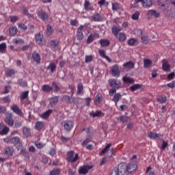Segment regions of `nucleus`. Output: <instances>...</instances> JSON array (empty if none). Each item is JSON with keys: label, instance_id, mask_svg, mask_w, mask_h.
Segmentation results:
<instances>
[{"label": "nucleus", "instance_id": "nucleus-52", "mask_svg": "<svg viewBox=\"0 0 175 175\" xmlns=\"http://www.w3.org/2000/svg\"><path fill=\"white\" fill-rule=\"evenodd\" d=\"M92 59H94V55H86L85 59V62L86 64H89V62H92Z\"/></svg>", "mask_w": 175, "mask_h": 175}, {"label": "nucleus", "instance_id": "nucleus-2", "mask_svg": "<svg viewBox=\"0 0 175 175\" xmlns=\"http://www.w3.org/2000/svg\"><path fill=\"white\" fill-rule=\"evenodd\" d=\"M62 100L64 103H68V105H76V103H79V99L77 98L69 95H63Z\"/></svg>", "mask_w": 175, "mask_h": 175}, {"label": "nucleus", "instance_id": "nucleus-47", "mask_svg": "<svg viewBox=\"0 0 175 175\" xmlns=\"http://www.w3.org/2000/svg\"><path fill=\"white\" fill-rule=\"evenodd\" d=\"M142 87V85L140 84H134L132 86L130 87L131 91H136L137 90H140V88Z\"/></svg>", "mask_w": 175, "mask_h": 175}, {"label": "nucleus", "instance_id": "nucleus-62", "mask_svg": "<svg viewBox=\"0 0 175 175\" xmlns=\"http://www.w3.org/2000/svg\"><path fill=\"white\" fill-rule=\"evenodd\" d=\"M90 142H91V138H90V137L87 138L85 140H84L82 142V144H81L82 147L87 146V144H88V143H90Z\"/></svg>", "mask_w": 175, "mask_h": 175}, {"label": "nucleus", "instance_id": "nucleus-46", "mask_svg": "<svg viewBox=\"0 0 175 175\" xmlns=\"http://www.w3.org/2000/svg\"><path fill=\"white\" fill-rule=\"evenodd\" d=\"M111 147V144H107L106 146L100 152V155H103V154H106V152L107 151V150H109V148H110Z\"/></svg>", "mask_w": 175, "mask_h": 175}, {"label": "nucleus", "instance_id": "nucleus-38", "mask_svg": "<svg viewBox=\"0 0 175 175\" xmlns=\"http://www.w3.org/2000/svg\"><path fill=\"white\" fill-rule=\"evenodd\" d=\"M142 43L143 44H148L150 42V38H148V36H142L141 38Z\"/></svg>", "mask_w": 175, "mask_h": 175}, {"label": "nucleus", "instance_id": "nucleus-29", "mask_svg": "<svg viewBox=\"0 0 175 175\" xmlns=\"http://www.w3.org/2000/svg\"><path fill=\"white\" fill-rule=\"evenodd\" d=\"M122 80L123 83H125L126 84H133L135 83V79L127 77H124Z\"/></svg>", "mask_w": 175, "mask_h": 175}, {"label": "nucleus", "instance_id": "nucleus-49", "mask_svg": "<svg viewBox=\"0 0 175 175\" xmlns=\"http://www.w3.org/2000/svg\"><path fill=\"white\" fill-rule=\"evenodd\" d=\"M61 173V170H59V168L57 169H53L50 172L49 175H59V174Z\"/></svg>", "mask_w": 175, "mask_h": 175}, {"label": "nucleus", "instance_id": "nucleus-5", "mask_svg": "<svg viewBox=\"0 0 175 175\" xmlns=\"http://www.w3.org/2000/svg\"><path fill=\"white\" fill-rule=\"evenodd\" d=\"M109 84L110 87L115 88V90H120L121 88V82L116 79H109Z\"/></svg>", "mask_w": 175, "mask_h": 175}, {"label": "nucleus", "instance_id": "nucleus-28", "mask_svg": "<svg viewBox=\"0 0 175 175\" xmlns=\"http://www.w3.org/2000/svg\"><path fill=\"white\" fill-rule=\"evenodd\" d=\"M23 133L25 137H29L31 136V129L28 127H23Z\"/></svg>", "mask_w": 175, "mask_h": 175}, {"label": "nucleus", "instance_id": "nucleus-60", "mask_svg": "<svg viewBox=\"0 0 175 175\" xmlns=\"http://www.w3.org/2000/svg\"><path fill=\"white\" fill-rule=\"evenodd\" d=\"M14 75V70L13 69H9L6 72V75L8 76L9 77L13 76Z\"/></svg>", "mask_w": 175, "mask_h": 175}, {"label": "nucleus", "instance_id": "nucleus-3", "mask_svg": "<svg viewBox=\"0 0 175 175\" xmlns=\"http://www.w3.org/2000/svg\"><path fill=\"white\" fill-rule=\"evenodd\" d=\"M109 73H111L113 77L118 79V77L121 76V70H120V66L118 64H114L112 66L109 70Z\"/></svg>", "mask_w": 175, "mask_h": 175}, {"label": "nucleus", "instance_id": "nucleus-32", "mask_svg": "<svg viewBox=\"0 0 175 175\" xmlns=\"http://www.w3.org/2000/svg\"><path fill=\"white\" fill-rule=\"evenodd\" d=\"M152 65V61L150 59H144V67L146 69L150 68V66Z\"/></svg>", "mask_w": 175, "mask_h": 175}, {"label": "nucleus", "instance_id": "nucleus-54", "mask_svg": "<svg viewBox=\"0 0 175 175\" xmlns=\"http://www.w3.org/2000/svg\"><path fill=\"white\" fill-rule=\"evenodd\" d=\"M53 33V27H51L50 25H47L46 29V36H50Z\"/></svg>", "mask_w": 175, "mask_h": 175}, {"label": "nucleus", "instance_id": "nucleus-14", "mask_svg": "<svg viewBox=\"0 0 175 175\" xmlns=\"http://www.w3.org/2000/svg\"><path fill=\"white\" fill-rule=\"evenodd\" d=\"M11 110L15 113V114H17L19 116V117H23L24 116V113H23V111L20 109V107H18V105H14L11 107Z\"/></svg>", "mask_w": 175, "mask_h": 175}, {"label": "nucleus", "instance_id": "nucleus-24", "mask_svg": "<svg viewBox=\"0 0 175 175\" xmlns=\"http://www.w3.org/2000/svg\"><path fill=\"white\" fill-rule=\"evenodd\" d=\"M46 69L51 70V73H54L57 70V64L55 63H51L47 67Z\"/></svg>", "mask_w": 175, "mask_h": 175}, {"label": "nucleus", "instance_id": "nucleus-56", "mask_svg": "<svg viewBox=\"0 0 175 175\" xmlns=\"http://www.w3.org/2000/svg\"><path fill=\"white\" fill-rule=\"evenodd\" d=\"M18 28H19V29H22L23 31H27L28 29V27L24 23L18 24Z\"/></svg>", "mask_w": 175, "mask_h": 175}, {"label": "nucleus", "instance_id": "nucleus-25", "mask_svg": "<svg viewBox=\"0 0 175 175\" xmlns=\"http://www.w3.org/2000/svg\"><path fill=\"white\" fill-rule=\"evenodd\" d=\"M159 136H161V134L152 131L148 133V137H149V139H158Z\"/></svg>", "mask_w": 175, "mask_h": 175}, {"label": "nucleus", "instance_id": "nucleus-27", "mask_svg": "<svg viewBox=\"0 0 175 175\" xmlns=\"http://www.w3.org/2000/svg\"><path fill=\"white\" fill-rule=\"evenodd\" d=\"M98 54L103 58H105V59H107V61H108V62H111V59H110V57H109L108 56L106 55V53H105L104 50H99Z\"/></svg>", "mask_w": 175, "mask_h": 175}, {"label": "nucleus", "instance_id": "nucleus-16", "mask_svg": "<svg viewBox=\"0 0 175 175\" xmlns=\"http://www.w3.org/2000/svg\"><path fill=\"white\" fill-rule=\"evenodd\" d=\"M90 169V166H88V165L80 167V168L79 170V174L85 175L88 173Z\"/></svg>", "mask_w": 175, "mask_h": 175}, {"label": "nucleus", "instance_id": "nucleus-57", "mask_svg": "<svg viewBox=\"0 0 175 175\" xmlns=\"http://www.w3.org/2000/svg\"><path fill=\"white\" fill-rule=\"evenodd\" d=\"M84 86H83V83H79L77 86V94H81Z\"/></svg>", "mask_w": 175, "mask_h": 175}, {"label": "nucleus", "instance_id": "nucleus-59", "mask_svg": "<svg viewBox=\"0 0 175 175\" xmlns=\"http://www.w3.org/2000/svg\"><path fill=\"white\" fill-rule=\"evenodd\" d=\"M10 18L11 23H16L19 20L18 16H10Z\"/></svg>", "mask_w": 175, "mask_h": 175}, {"label": "nucleus", "instance_id": "nucleus-39", "mask_svg": "<svg viewBox=\"0 0 175 175\" xmlns=\"http://www.w3.org/2000/svg\"><path fill=\"white\" fill-rule=\"evenodd\" d=\"M43 92H51V91H53V88H51L49 85H44L42 88Z\"/></svg>", "mask_w": 175, "mask_h": 175}, {"label": "nucleus", "instance_id": "nucleus-6", "mask_svg": "<svg viewBox=\"0 0 175 175\" xmlns=\"http://www.w3.org/2000/svg\"><path fill=\"white\" fill-rule=\"evenodd\" d=\"M35 40L37 44H40V46H44L46 44V40L42 34L40 33L35 35Z\"/></svg>", "mask_w": 175, "mask_h": 175}, {"label": "nucleus", "instance_id": "nucleus-48", "mask_svg": "<svg viewBox=\"0 0 175 175\" xmlns=\"http://www.w3.org/2000/svg\"><path fill=\"white\" fill-rule=\"evenodd\" d=\"M95 39V36L94 34H90L87 39V44H90L94 42Z\"/></svg>", "mask_w": 175, "mask_h": 175}, {"label": "nucleus", "instance_id": "nucleus-12", "mask_svg": "<svg viewBox=\"0 0 175 175\" xmlns=\"http://www.w3.org/2000/svg\"><path fill=\"white\" fill-rule=\"evenodd\" d=\"M84 25H81L77 30V40H83L84 39V34L83 33Z\"/></svg>", "mask_w": 175, "mask_h": 175}, {"label": "nucleus", "instance_id": "nucleus-43", "mask_svg": "<svg viewBox=\"0 0 175 175\" xmlns=\"http://www.w3.org/2000/svg\"><path fill=\"white\" fill-rule=\"evenodd\" d=\"M10 129L9 127L5 126L3 129L0 131V135L3 136V135H8L9 133Z\"/></svg>", "mask_w": 175, "mask_h": 175}, {"label": "nucleus", "instance_id": "nucleus-34", "mask_svg": "<svg viewBox=\"0 0 175 175\" xmlns=\"http://www.w3.org/2000/svg\"><path fill=\"white\" fill-rule=\"evenodd\" d=\"M36 129L37 131H41L42 129L44 126V122L38 121L36 123Z\"/></svg>", "mask_w": 175, "mask_h": 175}, {"label": "nucleus", "instance_id": "nucleus-36", "mask_svg": "<svg viewBox=\"0 0 175 175\" xmlns=\"http://www.w3.org/2000/svg\"><path fill=\"white\" fill-rule=\"evenodd\" d=\"M90 116L94 118L102 117V116H103V112H102V111H96V112H91Z\"/></svg>", "mask_w": 175, "mask_h": 175}, {"label": "nucleus", "instance_id": "nucleus-4", "mask_svg": "<svg viewBox=\"0 0 175 175\" xmlns=\"http://www.w3.org/2000/svg\"><path fill=\"white\" fill-rule=\"evenodd\" d=\"M75 152L73 151H69L67 153L66 161L67 162H70L71 163H75L79 161V154H76L74 157Z\"/></svg>", "mask_w": 175, "mask_h": 175}, {"label": "nucleus", "instance_id": "nucleus-7", "mask_svg": "<svg viewBox=\"0 0 175 175\" xmlns=\"http://www.w3.org/2000/svg\"><path fill=\"white\" fill-rule=\"evenodd\" d=\"M64 126L65 131L67 132H70L72 129H73V126H75V122L72 120H66L63 122Z\"/></svg>", "mask_w": 175, "mask_h": 175}, {"label": "nucleus", "instance_id": "nucleus-17", "mask_svg": "<svg viewBox=\"0 0 175 175\" xmlns=\"http://www.w3.org/2000/svg\"><path fill=\"white\" fill-rule=\"evenodd\" d=\"M53 113V109H49L46 111L45 112L42 113L40 115V118H42V120H47L49 117Z\"/></svg>", "mask_w": 175, "mask_h": 175}, {"label": "nucleus", "instance_id": "nucleus-50", "mask_svg": "<svg viewBox=\"0 0 175 175\" xmlns=\"http://www.w3.org/2000/svg\"><path fill=\"white\" fill-rule=\"evenodd\" d=\"M23 10V14H25V16H27V17L31 18L32 17V15L31 14H29V12H28V9H27V7H23L22 8Z\"/></svg>", "mask_w": 175, "mask_h": 175}, {"label": "nucleus", "instance_id": "nucleus-42", "mask_svg": "<svg viewBox=\"0 0 175 175\" xmlns=\"http://www.w3.org/2000/svg\"><path fill=\"white\" fill-rule=\"evenodd\" d=\"M100 44H101L102 47H106L110 44V41L108 40H100Z\"/></svg>", "mask_w": 175, "mask_h": 175}, {"label": "nucleus", "instance_id": "nucleus-15", "mask_svg": "<svg viewBox=\"0 0 175 175\" xmlns=\"http://www.w3.org/2000/svg\"><path fill=\"white\" fill-rule=\"evenodd\" d=\"M38 17L42 20V21H46V20H49V14L46 13V12L43 10H40L38 13Z\"/></svg>", "mask_w": 175, "mask_h": 175}, {"label": "nucleus", "instance_id": "nucleus-44", "mask_svg": "<svg viewBox=\"0 0 175 175\" xmlns=\"http://www.w3.org/2000/svg\"><path fill=\"white\" fill-rule=\"evenodd\" d=\"M18 84L20 85V87H23V88L28 85L27 81H23V79H19L18 80Z\"/></svg>", "mask_w": 175, "mask_h": 175}, {"label": "nucleus", "instance_id": "nucleus-1", "mask_svg": "<svg viewBox=\"0 0 175 175\" xmlns=\"http://www.w3.org/2000/svg\"><path fill=\"white\" fill-rule=\"evenodd\" d=\"M126 172V164L120 163L118 164V167H115L113 169L111 175H124Z\"/></svg>", "mask_w": 175, "mask_h": 175}, {"label": "nucleus", "instance_id": "nucleus-45", "mask_svg": "<svg viewBox=\"0 0 175 175\" xmlns=\"http://www.w3.org/2000/svg\"><path fill=\"white\" fill-rule=\"evenodd\" d=\"M139 17H140V12L139 11H136L132 16L131 18L134 21L139 20Z\"/></svg>", "mask_w": 175, "mask_h": 175}, {"label": "nucleus", "instance_id": "nucleus-11", "mask_svg": "<svg viewBox=\"0 0 175 175\" xmlns=\"http://www.w3.org/2000/svg\"><path fill=\"white\" fill-rule=\"evenodd\" d=\"M136 169H137V161H133L126 165V170L129 173H132V172H135Z\"/></svg>", "mask_w": 175, "mask_h": 175}, {"label": "nucleus", "instance_id": "nucleus-61", "mask_svg": "<svg viewBox=\"0 0 175 175\" xmlns=\"http://www.w3.org/2000/svg\"><path fill=\"white\" fill-rule=\"evenodd\" d=\"M36 147H37L38 149L43 148L44 147L45 144L42 142H36L35 143Z\"/></svg>", "mask_w": 175, "mask_h": 175}, {"label": "nucleus", "instance_id": "nucleus-20", "mask_svg": "<svg viewBox=\"0 0 175 175\" xmlns=\"http://www.w3.org/2000/svg\"><path fill=\"white\" fill-rule=\"evenodd\" d=\"M32 59L34 62H36V64H40V55H39L38 52L33 53Z\"/></svg>", "mask_w": 175, "mask_h": 175}, {"label": "nucleus", "instance_id": "nucleus-8", "mask_svg": "<svg viewBox=\"0 0 175 175\" xmlns=\"http://www.w3.org/2000/svg\"><path fill=\"white\" fill-rule=\"evenodd\" d=\"M14 153V148L12 146H8L4 148V153L3 154L5 157H13V154Z\"/></svg>", "mask_w": 175, "mask_h": 175}, {"label": "nucleus", "instance_id": "nucleus-55", "mask_svg": "<svg viewBox=\"0 0 175 175\" xmlns=\"http://www.w3.org/2000/svg\"><path fill=\"white\" fill-rule=\"evenodd\" d=\"M118 120H119V121L120 122H123V123H125V122H128V117L126 116H120Z\"/></svg>", "mask_w": 175, "mask_h": 175}, {"label": "nucleus", "instance_id": "nucleus-35", "mask_svg": "<svg viewBox=\"0 0 175 175\" xmlns=\"http://www.w3.org/2000/svg\"><path fill=\"white\" fill-rule=\"evenodd\" d=\"M10 36H14L17 33V27H10L9 29Z\"/></svg>", "mask_w": 175, "mask_h": 175}, {"label": "nucleus", "instance_id": "nucleus-33", "mask_svg": "<svg viewBox=\"0 0 175 175\" xmlns=\"http://www.w3.org/2000/svg\"><path fill=\"white\" fill-rule=\"evenodd\" d=\"M12 144H14L15 146L17 144H21V139L18 137H12Z\"/></svg>", "mask_w": 175, "mask_h": 175}, {"label": "nucleus", "instance_id": "nucleus-21", "mask_svg": "<svg viewBox=\"0 0 175 175\" xmlns=\"http://www.w3.org/2000/svg\"><path fill=\"white\" fill-rule=\"evenodd\" d=\"M111 32L114 36H118V33L121 32V28H120L118 26H113L111 27Z\"/></svg>", "mask_w": 175, "mask_h": 175}, {"label": "nucleus", "instance_id": "nucleus-22", "mask_svg": "<svg viewBox=\"0 0 175 175\" xmlns=\"http://www.w3.org/2000/svg\"><path fill=\"white\" fill-rule=\"evenodd\" d=\"M162 68L164 72H169L170 70V64L167 61L164 60L163 62Z\"/></svg>", "mask_w": 175, "mask_h": 175}, {"label": "nucleus", "instance_id": "nucleus-37", "mask_svg": "<svg viewBox=\"0 0 175 175\" xmlns=\"http://www.w3.org/2000/svg\"><path fill=\"white\" fill-rule=\"evenodd\" d=\"M29 94V91H25L23 92L20 96L21 100H25V99H27L28 98V95Z\"/></svg>", "mask_w": 175, "mask_h": 175}, {"label": "nucleus", "instance_id": "nucleus-41", "mask_svg": "<svg viewBox=\"0 0 175 175\" xmlns=\"http://www.w3.org/2000/svg\"><path fill=\"white\" fill-rule=\"evenodd\" d=\"M158 5L162 10H166V4H165V1L159 0L158 1Z\"/></svg>", "mask_w": 175, "mask_h": 175}, {"label": "nucleus", "instance_id": "nucleus-26", "mask_svg": "<svg viewBox=\"0 0 175 175\" xmlns=\"http://www.w3.org/2000/svg\"><path fill=\"white\" fill-rule=\"evenodd\" d=\"M92 18L93 21H95V22L102 21V20H103V17H102L100 14L98 13L94 14L92 16Z\"/></svg>", "mask_w": 175, "mask_h": 175}, {"label": "nucleus", "instance_id": "nucleus-58", "mask_svg": "<svg viewBox=\"0 0 175 175\" xmlns=\"http://www.w3.org/2000/svg\"><path fill=\"white\" fill-rule=\"evenodd\" d=\"M120 10V3H112V10Z\"/></svg>", "mask_w": 175, "mask_h": 175}, {"label": "nucleus", "instance_id": "nucleus-18", "mask_svg": "<svg viewBox=\"0 0 175 175\" xmlns=\"http://www.w3.org/2000/svg\"><path fill=\"white\" fill-rule=\"evenodd\" d=\"M121 98H122V95L121 94V93H115L113 100L115 103L116 106H117L118 102L121 100Z\"/></svg>", "mask_w": 175, "mask_h": 175}, {"label": "nucleus", "instance_id": "nucleus-19", "mask_svg": "<svg viewBox=\"0 0 175 175\" xmlns=\"http://www.w3.org/2000/svg\"><path fill=\"white\" fill-rule=\"evenodd\" d=\"M142 2L143 8H148L152 6V0H142Z\"/></svg>", "mask_w": 175, "mask_h": 175}, {"label": "nucleus", "instance_id": "nucleus-9", "mask_svg": "<svg viewBox=\"0 0 175 175\" xmlns=\"http://www.w3.org/2000/svg\"><path fill=\"white\" fill-rule=\"evenodd\" d=\"M4 122L8 126H13L14 125V119L13 118V114L8 113L5 116Z\"/></svg>", "mask_w": 175, "mask_h": 175}, {"label": "nucleus", "instance_id": "nucleus-31", "mask_svg": "<svg viewBox=\"0 0 175 175\" xmlns=\"http://www.w3.org/2000/svg\"><path fill=\"white\" fill-rule=\"evenodd\" d=\"M57 103H58V96H54L51 98L49 106L50 107H54Z\"/></svg>", "mask_w": 175, "mask_h": 175}, {"label": "nucleus", "instance_id": "nucleus-63", "mask_svg": "<svg viewBox=\"0 0 175 175\" xmlns=\"http://www.w3.org/2000/svg\"><path fill=\"white\" fill-rule=\"evenodd\" d=\"M157 100H159V102H160V103H165V102L167 100L166 96H162L160 98H158Z\"/></svg>", "mask_w": 175, "mask_h": 175}, {"label": "nucleus", "instance_id": "nucleus-64", "mask_svg": "<svg viewBox=\"0 0 175 175\" xmlns=\"http://www.w3.org/2000/svg\"><path fill=\"white\" fill-rule=\"evenodd\" d=\"M168 88H175V81H172L171 83L167 84Z\"/></svg>", "mask_w": 175, "mask_h": 175}, {"label": "nucleus", "instance_id": "nucleus-53", "mask_svg": "<svg viewBox=\"0 0 175 175\" xmlns=\"http://www.w3.org/2000/svg\"><path fill=\"white\" fill-rule=\"evenodd\" d=\"M137 42V40L135 38H131L128 40V44L129 46H135L136 42Z\"/></svg>", "mask_w": 175, "mask_h": 175}, {"label": "nucleus", "instance_id": "nucleus-51", "mask_svg": "<svg viewBox=\"0 0 175 175\" xmlns=\"http://www.w3.org/2000/svg\"><path fill=\"white\" fill-rule=\"evenodd\" d=\"M6 51V43L0 44V53L3 54Z\"/></svg>", "mask_w": 175, "mask_h": 175}, {"label": "nucleus", "instance_id": "nucleus-10", "mask_svg": "<svg viewBox=\"0 0 175 175\" xmlns=\"http://www.w3.org/2000/svg\"><path fill=\"white\" fill-rule=\"evenodd\" d=\"M152 16H153V17L158 18L161 17V14L159 12H157V10H148V12H147L148 20H150V18H151V17H152Z\"/></svg>", "mask_w": 175, "mask_h": 175}, {"label": "nucleus", "instance_id": "nucleus-40", "mask_svg": "<svg viewBox=\"0 0 175 175\" xmlns=\"http://www.w3.org/2000/svg\"><path fill=\"white\" fill-rule=\"evenodd\" d=\"M118 40L119 42H125L126 40V35L124 33H119Z\"/></svg>", "mask_w": 175, "mask_h": 175}, {"label": "nucleus", "instance_id": "nucleus-13", "mask_svg": "<svg viewBox=\"0 0 175 175\" xmlns=\"http://www.w3.org/2000/svg\"><path fill=\"white\" fill-rule=\"evenodd\" d=\"M102 102H103V95L100 93H98L95 96L94 105L95 106H100Z\"/></svg>", "mask_w": 175, "mask_h": 175}, {"label": "nucleus", "instance_id": "nucleus-30", "mask_svg": "<svg viewBox=\"0 0 175 175\" xmlns=\"http://www.w3.org/2000/svg\"><path fill=\"white\" fill-rule=\"evenodd\" d=\"M58 40H52L50 41V44L53 47L55 51H57L58 50Z\"/></svg>", "mask_w": 175, "mask_h": 175}, {"label": "nucleus", "instance_id": "nucleus-23", "mask_svg": "<svg viewBox=\"0 0 175 175\" xmlns=\"http://www.w3.org/2000/svg\"><path fill=\"white\" fill-rule=\"evenodd\" d=\"M123 68H126L127 69H133L135 68V62L132 61L127 62L123 64Z\"/></svg>", "mask_w": 175, "mask_h": 175}]
</instances>
